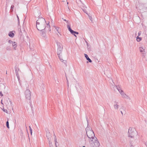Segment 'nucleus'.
I'll return each mask as SVG.
<instances>
[{
    "mask_svg": "<svg viewBox=\"0 0 147 147\" xmlns=\"http://www.w3.org/2000/svg\"><path fill=\"white\" fill-rule=\"evenodd\" d=\"M46 22L45 19L42 17H39L38 20L36 21V27L37 29L39 30L45 28L46 26Z\"/></svg>",
    "mask_w": 147,
    "mask_h": 147,
    "instance_id": "f257e3e1",
    "label": "nucleus"
},
{
    "mask_svg": "<svg viewBox=\"0 0 147 147\" xmlns=\"http://www.w3.org/2000/svg\"><path fill=\"white\" fill-rule=\"evenodd\" d=\"M89 142L91 147H99L100 145V143L96 137L95 139L89 140Z\"/></svg>",
    "mask_w": 147,
    "mask_h": 147,
    "instance_id": "f03ea898",
    "label": "nucleus"
},
{
    "mask_svg": "<svg viewBox=\"0 0 147 147\" xmlns=\"http://www.w3.org/2000/svg\"><path fill=\"white\" fill-rule=\"evenodd\" d=\"M25 97L26 99L29 100V102L30 104L31 107L32 108V105L30 100L31 94V92L30 90L28 89H26L25 91Z\"/></svg>",
    "mask_w": 147,
    "mask_h": 147,
    "instance_id": "7ed1b4c3",
    "label": "nucleus"
},
{
    "mask_svg": "<svg viewBox=\"0 0 147 147\" xmlns=\"http://www.w3.org/2000/svg\"><path fill=\"white\" fill-rule=\"evenodd\" d=\"M86 120L88 123L86 129V134H87V133H88V134H92L93 135V134H92V129L91 128H90V126L89 125V124H88V120L87 119H86Z\"/></svg>",
    "mask_w": 147,
    "mask_h": 147,
    "instance_id": "20e7f679",
    "label": "nucleus"
},
{
    "mask_svg": "<svg viewBox=\"0 0 147 147\" xmlns=\"http://www.w3.org/2000/svg\"><path fill=\"white\" fill-rule=\"evenodd\" d=\"M63 48H57V55L58 56L59 59H60V60L61 61H62V62H63L64 60L63 59H62L61 58V56L60 55V54H61L62 52V51L63 50Z\"/></svg>",
    "mask_w": 147,
    "mask_h": 147,
    "instance_id": "39448f33",
    "label": "nucleus"
},
{
    "mask_svg": "<svg viewBox=\"0 0 147 147\" xmlns=\"http://www.w3.org/2000/svg\"><path fill=\"white\" fill-rule=\"evenodd\" d=\"M92 134H93V136L92 134H88V133H87V134H86L88 137L89 138V140H92L94 139H95L96 137L95 136L94 133L93 131Z\"/></svg>",
    "mask_w": 147,
    "mask_h": 147,
    "instance_id": "423d86ee",
    "label": "nucleus"
},
{
    "mask_svg": "<svg viewBox=\"0 0 147 147\" xmlns=\"http://www.w3.org/2000/svg\"><path fill=\"white\" fill-rule=\"evenodd\" d=\"M46 27V26H45V28L39 30L40 31V34H41L42 35H43V36H44L46 34V32L47 31Z\"/></svg>",
    "mask_w": 147,
    "mask_h": 147,
    "instance_id": "0eeeda50",
    "label": "nucleus"
},
{
    "mask_svg": "<svg viewBox=\"0 0 147 147\" xmlns=\"http://www.w3.org/2000/svg\"><path fill=\"white\" fill-rule=\"evenodd\" d=\"M46 136L48 140L51 139L50 137L51 136V134L49 132V129H47L46 130Z\"/></svg>",
    "mask_w": 147,
    "mask_h": 147,
    "instance_id": "6e6552de",
    "label": "nucleus"
},
{
    "mask_svg": "<svg viewBox=\"0 0 147 147\" xmlns=\"http://www.w3.org/2000/svg\"><path fill=\"white\" fill-rule=\"evenodd\" d=\"M120 93L123 98H127V96L124 92L123 90H121Z\"/></svg>",
    "mask_w": 147,
    "mask_h": 147,
    "instance_id": "1a4fd4ad",
    "label": "nucleus"
},
{
    "mask_svg": "<svg viewBox=\"0 0 147 147\" xmlns=\"http://www.w3.org/2000/svg\"><path fill=\"white\" fill-rule=\"evenodd\" d=\"M15 32V31H12L10 32L8 34V36L11 38H13L14 36V33Z\"/></svg>",
    "mask_w": 147,
    "mask_h": 147,
    "instance_id": "9d476101",
    "label": "nucleus"
},
{
    "mask_svg": "<svg viewBox=\"0 0 147 147\" xmlns=\"http://www.w3.org/2000/svg\"><path fill=\"white\" fill-rule=\"evenodd\" d=\"M56 44H57V47H58V48H63V46L62 45V44L61 43H60V42H59L57 41H56Z\"/></svg>",
    "mask_w": 147,
    "mask_h": 147,
    "instance_id": "9b49d317",
    "label": "nucleus"
},
{
    "mask_svg": "<svg viewBox=\"0 0 147 147\" xmlns=\"http://www.w3.org/2000/svg\"><path fill=\"white\" fill-rule=\"evenodd\" d=\"M15 69L16 75L17 77H18V76H19L18 73V71L20 70V69L18 68H17V67L16 66H15Z\"/></svg>",
    "mask_w": 147,
    "mask_h": 147,
    "instance_id": "f8f14e48",
    "label": "nucleus"
},
{
    "mask_svg": "<svg viewBox=\"0 0 147 147\" xmlns=\"http://www.w3.org/2000/svg\"><path fill=\"white\" fill-rule=\"evenodd\" d=\"M135 133L134 131H132V133H130L129 134V136L131 138H133L134 136L135 135Z\"/></svg>",
    "mask_w": 147,
    "mask_h": 147,
    "instance_id": "ddd939ff",
    "label": "nucleus"
},
{
    "mask_svg": "<svg viewBox=\"0 0 147 147\" xmlns=\"http://www.w3.org/2000/svg\"><path fill=\"white\" fill-rule=\"evenodd\" d=\"M12 46L14 50H16L17 49L16 47H17V43L15 42H14L12 44Z\"/></svg>",
    "mask_w": 147,
    "mask_h": 147,
    "instance_id": "4468645a",
    "label": "nucleus"
},
{
    "mask_svg": "<svg viewBox=\"0 0 147 147\" xmlns=\"http://www.w3.org/2000/svg\"><path fill=\"white\" fill-rule=\"evenodd\" d=\"M85 57L87 60H88L89 62L91 63L92 61L91 60L89 57L88 55L86 54H84Z\"/></svg>",
    "mask_w": 147,
    "mask_h": 147,
    "instance_id": "2eb2a0df",
    "label": "nucleus"
},
{
    "mask_svg": "<svg viewBox=\"0 0 147 147\" xmlns=\"http://www.w3.org/2000/svg\"><path fill=\"white\" fill-rule=\"evenodd\" d=\"M47 31V30L48 32L49 31L51 32V29L50 28V26L49 25L48 26H46Z\"/></svg>",
    "mask_w": 147,
    "mask_h": 147,
    "instance_id": "dca6fc26",
    "label": "nucleus"
},
{
    "mask_svg": "<svg viewBox=\"0 0 147 147\" xmlns=\"http://www.w3.org/2000/svg\"><path fill=\"white\" fill-rule=\"evenodd\" d=\"M140 51L143 54L145 53V51L144 50L143 48L140 47Z\"/></svg>",
    "mask_w": 147,
    "mask_h": 147,
    "instance_id": "f3484780",
    "label": "nucleus"
},
{
    "mask_svg": "<svg viewBox=\"0 0 147 147\" xmlns=\"http://www.w3.org/2000/svg\"><path fill=\"white\" fill-rule=\"evenodd\" d=\"M142 38L139 37L138 36L136 37V40L138 42L142 40Z\"/></svg>",
    "mask_w": 147,
    "mask_h": 147,
    "instance_id": "a211bd4d",
    "label": "nucleus"
},
{
    "mask_svg": "<svg viewBox=\"0 0 147 147\" xmlns=\"http://www.w3.org/2000/svg\"><path fill=\"white\" fill-rule=\"evenodd\" d=\"M7 121H6V126L9 129V121H8L9 119H7Z\"/></svg>",
    "mask_w": 147,
    "mask_h": 147,
    "instance_id": "6ab92c4d",
    "label": "nucleus"
},
{
    "mask_svg": "<svg viewBox=\"0 0 147 147\" xmlns=\"http://www.w3.org/2000/svg\"><path fill=\"white\" fill-rule=\"evenodd\" d=\"M116 86V88L117 90H118V91L120 92V91H121V90H122L120 88V87L119 86Z\"/></svg>",
    "mask_w": 147,
    "mask_h": 147,
    "instance_id": "aec40b11",
    "label": "nucleus"
},
{
    "mask_svg": "<svg viewBox=\"0 0 147 147\" xmlns=\"http://www.w3.org/2000/svg\"><path fill=\"white\" fill-rule=\"evenodd\" d=\"M134 131V129H132V128L131 127H130L128 130V133L129 134L130 133H132V131Z\"/></svg>",
    "mask_w": 147,
    "mask_h": 147,
    "instance_id": "412c9836",
    "label": "nucleus"
},
{
    "mask_svg": "<svg viewBox=\"0 0 147 147\" xmlns=\"http://www.w3.org/2000/svg\"><path fill=\"white\" fill-rule=\"evenodd\" d=\"M114 107L115 109H118L119 108V105L117 104L114 105Z\"/></svg>",
    "mask_w": 147,
    "mask_h": 147,
    "instance_id": "4be33fe9",
    "label": "nucleus"
},
{
    "mask_svg": "<svg viewBox=\"0 0 147 147\" xmlns=\"http://www.w3.org/2000/svg\"><path fill=\"white\" fill-rule=\"evenodd\" d=\"M6 49L8 51H9L11 50V47L9 46L7 47L6 48Z\"/></svg>",
    "mask_w": 147,
    "mask_h": 147,
    "instance_id": "5701e85b",
    "label": "nucleus"
},
{
    "mask_svg": "<svg viewBox=\"0 0 147 147\" xmlns=\"http://www.w3.org/2000/svg\"><path fill=\"white\" fill-rule=\"evenodd\" d=\"M49 141V144L50 147H51L52 146V142L50 141L51 139L48 140Z\"/></svg>",
    "mask_w": 147,
    "mask_h": 147,
    "instance_id": "b1692460",
    "label": "nucleus"
},
{
    "mask_svg": "<svg viewBox=\"0 0 147 147\" xmlns=\"http://www.w3.org/2000/svg\"><path fill=\"white\" fill-rule=\"evenodd\" d=\"M75 31H74L72 30L70 32L72 35H75Z\"/></svg>",
    "mask_w": 147,
    "mask_h": 147,
    "instance_id": "393cba45",
    "label": "nucleus"
},
{
    "mask_svg": "<svg viewBox=\"0 0 147 147\" xmlns=\"http://www.w3.org/2000/svg\"><path fill=\"white\" fill-rule=\"evenodd\" d=\"M54 141L55 142V144L56 147H57L56 143L57 142V138L56 136H55V138H54Z\"/></svg>",
    "mask_w": 147,
    "mask_h": 147,
    "instance_id": "a878e982",
    "label": "nucleus"
},
{
    "mask_svg": "<svg viewBox=\"0 0 147 147\" xmlns=\"http://www.w3.org/2000/svg\"><path fill=\"white\" fill-rule=\"evenodd\" d=\"M54 27L55 28L56 30H57L58 32L59 33V27H56V26H54Z\"/></svg>",
    "mask_w": 147,
    "mask_h": 147,
    "instance_id": "bb28decb",
    "label": "nucleus"
},
{
    "mask_svg": "<svg viewBox=\"0 0 147 147\" xmlns=\"http://www.w3.org/2000/svg\"><path fill=\"white\" fill-rule=\"evenodd\" d=\"M2 109L4 112L6 113H8L7 110V109H5L4 108Z\"/></svg>",
    "mask_w": 147,
    "mask_h": 147,
    "instance_id": "cd10ccee",
    "label": "nucleus"
},
{
    "mask_svg": "<svg viewBox=\"0 0 147 147\" xmlns=\"http://www.w3.org/2000/svg\"><path fill=\"white\" fill-rule=\"evenodd\" d=\"M29 128H30V134H31V135H32V129H31V128L30 126H29Z\"/></svg>",
    "mask_w": 147,
    "mask_h": 147,
    "instance_id": "c85d7f7f",
    "label": "nucleus"
},
{
    "mask_svg": "<svg viewBox=\"0 0 147 147\" xmlns=\"http://www.w3.org/2000/svg\"><path fill=\"white\" fill-rule=\"evenodd\" d=\"M14 7V5H11V10L13 11Z\"/></svg>",
    "mask_w": 147,
    "mask_h": 147,
    "instance_id": "c756f323",
    "label": "nucleus"
},
{
    "mask_svg": "<svg viewBox=\"0 0 147 147\" xmlns=\"http://www.w3.org/2000/svg\"><path fill=\"white\" fill-rule=\"evenodd\" d=\"M13 42H14L12 41L11 40H8V42L9 44H12V43Z\"/></svg>",
    "mask_w": 147,
    "mask_h": 147,
    "instance_id": "7c9ffc66",
    "label": "nucleus"
},
{
    "mask_svg": "<svg viewBox=\"0 0 147 147\" xmlns=\"http://www.w3.org/2000/svg\"><path fill=\"white\" fill-rule=\"evenodd\" d=\"M141 31H139L138 32V36H140V35L141 34Z\"/></svg>",
    "mask_w": 147,
    "mask_h": 147,
    "instance_id": "2f4dec72",
    "label": "nucleus"
},
{
    "mask_svg": "<svg viewBox=\"0 0 147 147\" xmlns=\"http://www.w3.org/2000/svg\"><path fill=\"white\" fill-rule=\"evenodd\" d=\"M17 77V78L18 79V81H19V83H20V76H18V77Z\"/></svg>",
    "mask_w": 147,
    "mask_h": 147,
    "instance_id": "473e14b6",
    "label": "nucleus"
},
{
    "mask_svg": "<svg viewBox=\"0 0 147 147\" xmlns=\"http://www.w3.org/2000/svg\"><path fill=\"white\" fill-rule=\"evenodd\" d=\"M89 18L90 20L91 21H92V17L91 16H89Z\"/></svg>",
    "mask_w": 147,
    "mask_h": 147,
    "instance_id": "72a5a7b5",
    "label": "nucleus"
},
{
    "mask_svg": "<svg viewBox=\"0 0 147 147\" xmlns=\"http://www.w3.org/2000/svg\"><path fill=\"white\" fill-rule=\"evenodd\" d=\"M68 30H69V31L70 32L71 31V30H72L71 27L70 28H68Z\"/></svg>",
    "mask_w": 147,
    "mask_h": 147,
    "instance_id": "f704fd0d",
    "label": "nucleus"
},
{
    "mask_svg": "<svg viewBox=\"0 0 147 147\" xmlns=\"http://www.w3.org/2000/svg\"><path fill=\"white\" fill-rule=\"evenodd\" d=\"M62 19H63L64 21L67 22L68 24V21H67L65 19H64L63 18H62Z\"/></svg>",
    "mask_w": 147,
    "mask_h": 147,
    "instance_id": "c9c22d12",
    "label": "nucleus"
},
{
    "mask_svg": "<svg viewBox=\"0 0 147 147\" xmlns=\"http://www.w3.org/2000/svg\"><path fill=\"white\" fill-rule=\"evenodd\" d=\"M17 19H18V21H20V19H19L18 16L17 15Z\"/></svg>",
    "mask_w": 147,
    "mask_h": 147,
    "instance_id": "e433bc0d",
    "label": "nucleus"
},
{
    "mask_svg": "<svg viewBox=\"0 0 147 147\" xmlns=\"http://www.w3.org/2000/svg\"><path fill=\"white\" fill-rule=\"evenodd\" d=\"M85 42L87 46L88 47V43L87 42V41L86 40H85Z\"/></svg>",
    "mask_w": 147,
    "mask_h": 147,
    "instance_id": "4c0bfd02",
    "label": "nucleus"
},
{
    "mask_svg": "<svg viewBox=\"0 0 147 147\" xmlns=\"http://www.w3.org/2000/svg\"><path fill=\"white\" fill-rule=\"evenodd\" d=\"M0 95H1L2 96H3V95L2 94V92L1 91L0 92Z\"/></svg>",
    "mask_w": 147,
    "mask_h": 147,
    "instance_id": "58836bf2",
    "label": "nucleus"
},
{
    "mask_svg": "<svg viewBox=\"0 0 147 147\" xmlns=\"http://www.w3.org/2000/svg\"><path fill=\"white\" fill-rule=\"evenodd\" d=\"M66 80H67V83L68 84V80L67 79V76H66Z\"/></svg>",
    "mask_w": 147,
    "mask_h": 147,
    "instance_id": "ea45409f",
    "label": "nucleus"
},
{
    "mask_svg": "<svg viewBox=\"0 0 147 147\" xmlns=\"http://www.w3.org/2000/svg\"><path fill=\"white\" fill-rule=\"evenodd\" d=\"M70 27H71L69 25H67V28L68 29V28H70Z\"/></svg>",
    "mask_w": 147,
    "mask_h": 147,
    "instance_id": "a19ab883",
    "label": "nucleus"
},
{
    "mask_svg": "<svg viewBox=\"0 0 147 147\" xmlns=\"http://www.w3.org/2000/svg\"><path fill=\"white\" fill-rule=\"evenodd\" d=\"M83 11H84V12L85 13H86L87 14H87V13L86 12V10H83Z\"/></svg>",
    "mask_w": 147,
    "mask_h": 147,
    "instance_id": "79ce46f5",
    "label": "nucleus"
},
{
    "mask_svg": "<svg viewBox=\"0 0 147 147\" xmlns=\"http://www.w3.org/2000/svg\"><path fill=\"white\" fill-rule=\"evenodd\" d=\"M79 34V33L77 32H75V34Z\"/></svg>",
    "mask_w": 147,
    "mask_h": 147,
    "instance_id": "37998d69",
    "label": "nucleus"
},
{
    "mask_svg": "<svg viewBox=\"0 0 147 147\" xmlns=\"http://www.w3.org/2000/svg\"><path fill=\"white\" fill-rule=\"evenodd\" d=\"M49 22L48 23H47V26H48L50 25L49 24Z\"/></svg>",
    "mask_w": 147,
    "mask_h": 147,
    "instance_id": "c03bdc74",
    "label": "nucleus"
},
{
    "mask_svg": "<svg viewBox=\"0 0 147 147\" xmlns=\"http://www.w3.org/2000/svg\"><path fill=\"white\" fill-rule=\"evenodd\" d=\"M145 145H146V147H147V142H145Z\"/></svg>",
    "mask_w": 147,
    "mask_h": 147,
    "instance_id": "a18cd8bd",
    "label": "nucleus"
},
{
    "mask_svg": "<svg viewBox=\"0 0 147 147\" xmlns=\"http://www.w3.org/2000/svg\"><path fill=\"white\" fill-rule=\"evenodd\" d=\"M131 146H130V147H134L131 144Z\"/></svg>",
    "mask_w": 147,
    "mask_h": 147,
    "instance_id": "49530a36",
    "label": "nucleus"
},
{
    "mask_svg": "<svg viewBox=\"0 0 147 147\" xmlns=\"http://www.w3.org/2000/svg\"><path fill=\"white\" fill-rule=\"evenodd\" d=\"M114 103L115 104H117L118 103V102H117L116 101H115L114 102Z\"/></svg>",
    "mask_w": 147,
    "mask_h": 147,
    "instance_id": "de8ad7c7",
    "label": "nucleus"
},
{
    "mask_svg": "<svg viewBox=\"0 0 147 147\" xmlns=\"http://www.w3.org/2000/svg\"><path fill=\"white\" fill-rule=\"evenodd\" d=\"M18 24L19 25L20 24V21H18Z\"/></svg>",
    "mask_w": 147,
    "mask_h": 147,
    "instance_id": "09e8293b",
    "label": "nucleus"
},
{
    "mask_svg": "<svg viewBox=\"0 0 147 147\" xmlns=\"http://www.w3.org/2000/svg\"><path fill=\"white\" fill-rule=\"evenodd\" d=\"M2 99L1 100V103L2 104H3V103H2Z\"/></svg>",
    "mask_w": 147,
    "mask_h": 147,
    "instance_id": "8fccbe9b",
    "label": "nucleus"
},
{
    "mask_svg": "<svg viewBox=\"0 0 147 147\" xmlns=\"http://www.w3.org/2000/svg\"><path fill=\"white\" fill-rule=\"evenodd\" d=\"M121 114L123 115V112L121 111Z\"/></svg>",
    "mask_w": 147,
    "mask_h": 147,
    "instance_id": "3c124183",
    "label": "nucleus"
},
{
    "mask_svg": "<svg viewBox=\"0 0 147 147\" xmlns=\"http://www.w3.org/2000/svg\"><path fill=\"white\" fill-rule=\"evenodd\" d=\"M10 102V104H11V101H10V100H9Z\"/></svg>",
    "mask_w": 147,
    "mask_h": 147,
    "instance_id": "603ef678",
    "label": "nucleus"
},
{
    "mask_svg": "<svg viewBox=\"0 0 147 147\" xmlns=\"http://www.w3.org/2000/svg\"><path fill=\"white\" fill-rule=\"evenodd\" d=\"M54 138H55V136H56L55 135V134H54Z\"/></svg>",
    "mask_w": 147,
    "mask_h": 147,
    "instance_id": "864d4df0",
    "label": "nucleus"
},
{
    "mask_svg": "<svg viewBox=\"0 0 147 147\" xmlns=\"http://www.w3.org/2000/svg\"><path fill=\"white\" fill-rule=\"evenodd\" d=\"M76 37L77 36L75 34V35H74Z\"/></svg>",
    "mask_w": 147,
    "mask_h": 147,
    "instance_id": "5fc2aeb1",
    "label": "nucleus"
},
{
    "mask_svg": "<svg viewBox=\"0 0 147 147\" xmlns=\"http://www.w3.org/2000/svg\"><path fill=\"white\" fill-rule=\"evenodd\" d=\"M6 74H7V71H6Z\"/></svg>",
    "mask_w": 147,
    "mask_h": 147,
    "instance_id": "6e6d98bb",
    "label": "nucleus"
},
{
    "mask_svg": "<svg viewBox=\"0 0 147 147\" xmlns=\"http://www.w3.org/2000/svg\"><path fill=\"white\" fill-rule=\"evenodd\" d=\"M76 88L77 89V87L76 86H75Z\"/></svg>",
    "mask_w": 147,
    "mask_h": 147,
    "instance_id": "4d7b16f0",
    "label": "nucleus"
},
{
    "mask_svg": "<svg viewBox=\"0 0 147 147\" xmlns=\"http://www.w3.org/2000/svg\"><path fill=\"white\" fill-rule=\"evenodd\" d=\"M83 147H85V146H83Z\"/></svg>",
    "mask_w": 147,
    "mask_h": 147,
    "instance_id": "13d9d810",
    "label": "nucleus"
},
{
    "mask_svg": "<svg viewBox=\"0 0 147 147\" xmlns=\"http://www.w3.org/2000/svg\"><path fill=\"white\" fill-rule=\"evenodd\" d=\"M67 4H68V2H67Z\"/></svg>",
    "mask_w": 147,
    "mask_h": 147,
    "instance_id": "bf43d9fd",
    "label": "nucleus"
},
{
    "mask_svg": "<svg viewBox=\"0 0 147 147\" xmlns=\"http://www.w3.org/2000/svg\"><path fill=\"white\" fill-rule=\"evenodd\" d=\"M122 108H123V107H122Z\"/></svg>",
    "mask_w": 147,
    "mask_h": 147,
    "instance_id": "052dcab7",
    "label": "nucleus"
},
{
    "mask_svg": "<svg viewBox=\"0 0 147 147\" xmlns=\"http://www.w3.org/2000/svg\"><path fill=\"white\" fill-rule=\"evenodd\" d=\"M88 61H87V63H88Z\"/></svg>",
    "mask_w": 147,
    "mask_h": 147,
    "instance_id": "680f3d73",
    "label": "nucleus"
},
{
    "mask_svg": "<svg viewBox=\"0 0 147 147\" xmlns=\"http://www.w3.org/2000/svg\"><path fill=\"white\" fill-rule=\"evenodd\" d=\"M64 63L65 64L66 63L65 62Z\"/></svg>",
    "mask_w": 147,
    "mask_h": 147,
    "instance_id": "e2e57ef3",
    "label": "nucleus"
}]
</instances>
